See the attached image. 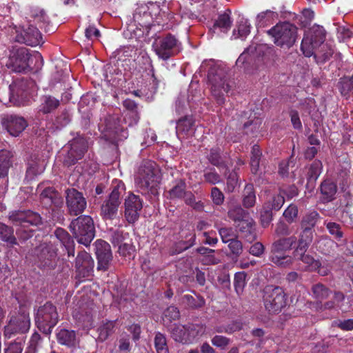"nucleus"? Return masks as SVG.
<instances>
[{"mask_svg":"<svg viewBox=\"0 0 353 353\" xmlns=\"http://www.w3.org/2000/svg\"><path fill=\"white\" fill-rule=\"evenodd\" d=\"M177 5L172 4L169 8L170 12L161 14L160 6L154 3L141 4L137 7L134 15L133 21L129 25V30L137 38L148 35L152 26L157 24L165 28H172L179 23L174 11Z\"/></svg>","mask_w":353,"mask_h":353,"instance_id":"f257e3e1","label":"nucleus"},{"mask_svg":"<svg viewBox=\"0 0 353 353\" xmlns=\"http://www.w3.org/2000/svg\"><path fill=\"white\" fill-rule=\"evenodd\" d=\"M200 69L203 72H208V81L211 95L219 105H222L231 88L228 74L229 68L222 62L210 59L203 61Z\"/></svg>","mask_w":353,"mask_h":353,"instance_id":"f03ea898","label":"nucleus"},{"mask_svg":"<svg viewBox=\"0 0 353 353\" xmlns=\"http://www.w3.org/2000/svg\"><path fill=\"white\" fill-rule=\"evenodd\" d=\"M160 180V170L157 164L152 161H143L134 174L135 185L143 193L155 190Z\"/></svg>","mask_w":353,"mask_h":353,"instance_id":"7ed1b4c3","label":"nucleus"},{"mask_svg":"<svg viewBox=\"0 0 353 353\" xmlns=\"http://www.w3.org/2000/svg\"><path fill=\"white\" fill-rule=\"evenodd\" d=\"M99 130L103 138L115 143L127 139L128 133L121 125V120L115 115H106L101 118Z\"/></svg>","mask_w":353,"mask_h":353,"instance_id":"20e7f679","label":"nucleus"},{"mask_svg":"<svg viewBox=\"0 0 353 353\" xmlns=\"http://www.w3.org/2000/svg\"><path fill=\"white\" fill-rule=\"evenodd\" d=\"M70 229L77 241L88 246L94 237V225L92 219L90 216H80L74 219Z\"/></svg>","mask_w":353,"mask_h":353,"instance_id":"39448f33","label":"nucleus"},{"mask_svg":"<svg viewBox=\"0 0 353 353\" xmlns=\"http://www.w3.org/2000/svg\"><path fill=\"white\" fill-rule=\"evenodd\" d=\"M41 61L42 57L39 52L30 54L27 48H21L13 50L6 63L8 68L15 72H24L30 68L33 61Z\"/></svg>","mask_w":353,"mask_h":353,"instance_id":"423d86ee","label":"nucleus"},{"mask_svg":"<svg viewBox=\"0 0 353 353\" xmlns=\"http://www.w3.org/2000/svg\"><path fill=\"white\" fill-rule=\"evenodd\" d=\"M10 219L14 225L21 226V228L17 230V234L23 240L32 236V231L26 230L25 228L29 225H38L41 223L40 215L30 210L12 212L10 215Z\"/></svg>","mask_w":353,"mask_h":353,"instance_id":"0eeeda50","label":"nucleus"},{"mask_svg":"<svg viewBox=\"0 0 353 353\" xmlns=\"http://www.w3.org/2000/svg\"><path fill=\"white\" fill-rule=\"evenodd\" d=\"M296 243V237L291 236L279 239L274 241L272 246V261L279 266H288L293 262V259L285 254L291 250L292 247Z\"/></svg>","mask_w":353,"mask_h":353,"instance_id":"6e6552de","label":"nucleus"},{"mask_svg":"<svg viewBox=\"0 0 353 353\" xmlns=\"http://www.w3.org/2000/svg\"><path fill=\"white\" fill-rule=\"evenodd\" d=\"M297 28L290 23H277L268 31L274 43L281 47L290 48L295 42Z\"/></svg>","mask_w":353,"mask_h":353,"instance_id":"1a4fd4ad","label":"nucleus"},{"mask_svg":"<svg viewBox=\"0 0 353 353\" xmlns=\"http://www.w3.org/2000/svg\"><path fill=\"white\" fill-rule=\"evenodd\" d=\"M38 328L46 334H50L58 322L57 308L52 303H46L39 307L35 315Z\"/></svg>","mask_w":353,"mask_h":353,"instance_id":"9d476101","label":"nucleus"},{"mask_svg":"<svg viewBox=\"0 0 353 353\" xmlns=\"http://www.w3.org/2000/svg\"><path fill=\"white\" fill-rule=\"evenodd\" d=\"M10 98L19 101H28L37 91V86L34 81L29 79H17L9 86Z\"/></svg>","mask_w":353,"mask_h":353,"instance_id":"9b49d317","label":"nucleus"},{"mask_svg":"<svg viewBox=\"0 0 353 353\" xmlns=\"http://www.w3.org/2000/svg\"><path fill=\"white\" fill-rule=\"evenodd\" d=\"M124 192V183L121 181H116L108 199L101 206V214L104 219H112L115 217L121 203L120 198Z\"/></svg>","mask_w":353,"mask_h":353,"instance_id":"f8f14e48","label":"nucleus"},{"mask_svg":"<svg viewBox=\"0 0 353 353\" xmlns=\"http://www.w3.org/2000/svg\"><path fill=\"white\" fill-rule=\"evenodd\" d=\"M181 43L173 35L169 34L163 38L155 39L152 48L157 55L161 59L167 60L180 50Z\"/></svg>","mask_w":353,"mask_h":353,"instance_id":"ddd939ff","label":"nucleus"},{"mask_svg":"<svg viewBox=\"0 0 353 353\" xmlns=\"http://www.w3.org/2000/svg\"><path fill=\"white\" fill-rule=\"evenodd\" d=\"M325 30L322 26H313L305 34L302 40L301 49L305 57L312 56L314 49L321 43L325 39Z\"/></svg>","mask_w":353,"mask_h":353,"instance_id":"4468645a","label":"nucleus"},{"mask_svg":"<svg viewBox=\"0 0 353 353\" xmlns=\"http://www.w3.org/2000/svg\"><path fill=\"white\" fill-rule=\"evenodd\" d=\"M264 306L269 312L276 313L285 305V295L279 287L268 286L264 290Z\"/></svg>","mask_w":353,"mask_h":353,"instance_id":"2eb2a0df","label":"nucleus"},{"mask_svg":"<svg viewBox=\"0 0 353 353\" xmlns=\"http://www.w3.org/2000/svg\"><path fill=\"white\" fill-rule=\"evenodd\" d=\"M30 327L28 313L23 311L19 315L12 317L8 324L5 327L4 335L10 339L16 333H25Z\"/></svg>","mask_w":353,"mask_h":353,"instance_id":"dca6fc26","label":"nucleus"},{"mask_svg":"<svg viewBox=\"0 0 353 353\" xmlns=\"http://www.w3.org/2000/svg\"><path fill=\"white\" fill-rule=\"evenodd\" d=\"M1 124L13 137L19 136L28 125L24 118L14 114L3 116L1 119Z\"/></svg>","mask_w":353,"mask_h":353,"instance_id":"f3484780","label":"nucleus"},{"mask_svg":"<svg viewBox=\"0 0 353 353\" xmlns=\"http://www.w3.org/2000/svg\"><path fill=\"white\" fill-rule=\"evenodd\" d=\"M66 193V203L70 213L73 215L82 213L87 205L83 194L74 189L68 190Z\"/></svg>","mask_w":353,"mask_h":353,"instance_id":"a211bd4d","label":"nucleus"},{"mask_svg":"<svg viewBox=\"0 0 353 353\" xmlns=\"http://www.w3.org/2000/svg\"><path fill=\"white\" fill-rule=\"evenodd\" d=\"M88 144L83 138L73 140L70 143V149L65 157L64 162L66 165H74L78 160L81 159L85 152Z\"/></svg>","mask_w":353,"mask_h":353,"instance_id":"6ab92c4d","label":"nucleus"},{"mask_svg":"<svg viewBox=\"0 0 353 353\" xmlns=\"http://www.w3.org/2000/svg\"><path fill=\"white\" fill-rule=\"evenodd\" d=\"M142 207V201L139 196L130 193L125 201V216L129 223L137 220Z\"/></svg>","mask_w":353,"mask_h":353,"instance_id":"aec40b11","label":"nucleus"},{"mask_svg":"<svg viewBox=\"0 0 353 353\" xmlns=\"http://www.w3.org/2000/svg\"><path fill=\"white\" fill-rule=\"evenodd\" d=\"M94 246L98 259V269L106 270L112 258L110 246L101 239L97 240Z\"/></svg>","mask_w":353,"mask_h":353,"instance_id":"412c9836","label":"nucleus"},{"mask_svg":"<svg viewBox=\"0 0 353 353\" xmlns=\"http://www.w3.org/2000/svg\"><path fill=\"white\" fill-rule=\"evenodd\" d=\"M94 268V261L85 251L80 252L76 259V269L78 276L81 278L89 277Z\"/></svg>","mask_w":353,"mask_h":353,"instance_id":"4be33fe9","label":"nucleus"},{"mask_svg":"<svg viewBox=\"0 0 353 353\" xmlns=\"http://www.w3.org/2000/svg\"><path fill=\"white\" fill-rule=\"evenodd\" d=\"M16 37V41L19 43H24L28 46H37L42 43L41 34L37 28L29 26Z\"/></svg>","mask_w":353,"mask_h":353,"instance_id":"5701e85b","label":"nucleus"},{"mask_svg":"<svg viewBox=\"0 0 353 353\" xmlns=\"http://www.w3.org/2000/svg\"><path fill=\"white\" fill-rule=\"evenodd\" d=\"M228 216L235 221H239L240 229H248V230L253 228L254 221L248 217L247 213L240 207H236L229 210Z\"/></svg>","mask_w":353,"mask_h":353,"instance_id":"b1692460","label":"nucleus"},{"mask_svg":"<svg viewBox=\"0 0 353 353\" xmlns=\"http://www.w3.org/2000/svg\"><path fill=\"white\" fill-rule=\"evenodd\" d=\"M256 50L254 46H250L243 52L241 54L236 61L238 68H243L247 72H250V68L254 60V56L250 53H253Z\"/></svg>","mask_w":353,"mask_h":353,"instance_id":"393cba45","label":"nucleus"},{"mask_svg":"<svg viewBox=\"0 0 353 353\" xmlns=\"http://www.w3.org/2000/svg\"><path fill=\"white\" fill-rule=\"evenodd\" d=\"M137 54V50L132 46H122L116 50L112 53V57L118 61H126L128 60H134Z\"/></svg>","mask_w":353,"mask_h":353,"instance_id":"a878e982","label":"nucleus"},{"mask_svg":"<svg viewBox=\"0 0 353 353\" xmlns=\"http://www.w3.org/2000/svg\"><path fill=\"white\" fill-rule=\"evenodd\" d=\"M57 338L59 343L68 347H75L79 343L76 333L73 330L62 329L57 333Z\"/></svg>","mask_w":353,"mask_h":353,"instance_id":"bb28decb","label":"nucleus"},{"mask_svg":"<svg viewBox=\"0 0 353 353\" xmlns=\"http://www.w3.org/2000/svg\"><path fill=\"white\" fill-rule=\"evenodd\" d=\"M319 49L312 55L317 63H323L333 54L334 49L331 44L325 43L318 46Z\"/></svg>","mask_w":353,"mask_h":353,"instance_id":"cd10ccee","label":"nucleus"},{"mask_svg":"<svg viewBox=\"0 0 353 353\" xmlns=\"http://www.w3.org/2000/svg\"><path fill=\"white\" fill-rule=\"evenodd\" d=\"M319 218L316 211H312L305 214L302 220L301 225L303 231L301 234L305 236H312V228L316 225Z\"/></svg>","mask_w":353,"mask_h":353,"instance_id":"c85d7f7f","label":"nucleus"},{"mask_svg":"<svg viewBox=\"0 0 353 353\" xmlns=\"http://www.w3.org/2000/svg\"><path fill=\"white\" fill-rule=\"evenodd\" d=\"M336 185L330 180H325L321 185L322 200L324 202H329L334 199L336 193Z\"/></svg>","mask_w":353,"mask_h":353,"instance_id":"c756f323","label":"nucleus"},{"mask_svg":"<svg viewBox=\"0 0 353 353\" xmlns=\"http://www.w3.org/2000/svg\"><path fill=\"white\" fill-rule=\"evenodd\" d=\"M312 241V236H307L301 234L298 241V245L293 252L294 257L301 260L303 256H305V253Z\"/></svg>","mask_w":353,"mask_h":353,"instance_id":"7c9ffc66","label":"nucleus"},{"mask_svg":"<svg viewBox=\"0 0 353 353\" xmlns=\"http://www.w3.org/2000/svg\"><path fill=\"white\" fill-rule=\"evenodd\" d=\"M41 101L40 111L45 114L51 112L59 105V101L50 95L43 96Z\"/></svg>","mask_w":353,"mask_h":353,"instance_id":"2f4dec72","label":"nucleus"},{"mask_svg":"<svg viewBox=\"0 0 353 353\" xmlns=\"http://www.w3.org/2000/svg\"><path fill=\"white\" fill-rule=\"evenodd\" d=\"M176 132L179 134L192 135L194 132L193 120L190 117H185L179 119L176 124Z\"/></svg>","mask_w":353,"mask_h":353,"instance_id":"473e14b6","label":"nucleus"},{"mask_svg":"<svg viewBox=\"0 0 353 353\" xmlns=\"http://www.w3.org/2000/svg\"><path fill=\"white\" fill-rule=\"evenodd\" d=\"M283 191L281 190L279 194L270 195L263 205L272 210H279L285 202Z\"/></svg>","mask_w":353,"mask_h":353,"instance_id":"72a5a7b5","label":"nucleus"},{"mask_svg":"<svg viewBox=\"0 0 353 353\" xmlns=\"http://www.w3.org/2000/svg\"><path fill=\"white\" fill-rule=\"evenodd\" d=\"M187 325H174L171 330L172 339L183 344H188V338L187 337Z\"/></svg>","mask_w":353,"mask_h":353,"instance_id":"f704fd0d","label":"nucleus"},{"mask_svg":"<svg viewBox=\"0 0 353 353\" xmlns=\"http://www.w3.org/2000/svg\"><path fill=\"white\" fill-rule=\"evenodd\" d=\"M250 23L247 19H242L239 22L237 29L233 30V37L234 39H245L250 32Z\"/></svg>","mask_w":353,"mask_h":353,"instance_id":"c9c22d12","label":"nucleus"},{"mask_svg":"<svg viewBox=\"0 0 353 353\" xmlns=\"http://www.w3.org/2000/svg\"><path fill=\"white\" fill-rule=\"evenodd\" d=\"M278 17L277 13L270 10L259 13L256 17V26H265Z\"/></svg>","mask_w":353,"mask_h":353,"instance_id":"e433bc0d","label":"nucleus"},{"mask_svg":"<svg viewBox=\"0 0 353 353\" xmlns=\"http://www.w3.org/2000/svg\"><path fill=\"white\" fill-rule=\"evenodd\" d=\"M187 332L188 343H192L204 334L205 327L202 325H187Z\"/></svg>","mask_w":353,"mask_h":353,"instance_id":"4c0bfd02","label":"nucleus"},{"mask_svg":"<svg viewBox=\"0 0 353 353\" xmlns=\"http://www.w3.org/2000/svg\"><path fill=\"white\" fill-rule=\"evenodd\" d=\"M0 238L10 245L17 244V239L13 235L12 228L2 223H0Z\"/></svg>","mask_w":353,"mask_h":353,"instance_id":"58836bf2","label":"nucleus"},{"mask_svg":"<svg viewBox=\"0 0 353 353\" xmlns=\"http://www.w3.org/2000/svg\"><path fill=\"white\" fill-rule=\"evenodd\" d=\"M10 166V154L7 150H0V177L7 175Z\"/></svg>","mask_w":353,"mask_h":353,"instance_id":"ea45409f","label":"nucleus"},{"mask_svg":"<svg viewBox=\"0 0 353 353\" xmlns=\"http://www.w3.org/2000/svg\"><path fill=\"white\" fill-rule=\"evenodd\" d=\"M261 156V152L259 146L257 145H253L251 152L250 165L254 174H256L259 170Z\"/></svg>","mask_w":353,"mask_h":353,"instance_id":"a19ab883","label":"nucleus"},{"mask_svg":"<svg viewBox=\"0 0 353 353\" xmlns=\"http://www.w3.org/2000/svg\"><path fill=\"white\" fill-rule=\"evenodd\" d=\"M243 205L245 208H250L254 205L256 196L252 185H247L244 190Z\"/></svg>","mask_w":353,"mask_h":353,"instance_id":"79ce46f5","label":"nucleus"},{"mask_svg":"<svg viewBox=\"0 0 353 353\" xmlns=\"http://www.w3.org/2000/svg\"><path fill=\"white\" fill-rule=\"evenodd\" d=\"M323 168L322 163L319 160H315L309 168L307 179L309 181H316L321 173Z\"/></svg>","mask_w":353,"mask_h":353,"instance_id":"37998d69","label":"nucleus"},{"mask_svg":"<svg viewBox=\"0 0 353 353\" xmlns=\"http://www.w3.org/2000/svg\"><path fill=\"white\" fill-rule=\"evenodd\" d=\"M154 346L157 353H169L165 336L160 332L154 337Z\"/></svg>","mask_w":353,"mask_h":353,"instance_id":"c03bdc74","label":"nucleus"},{"mask_svg":"<svg viewBox=\"0 0 353 353\" xmlns=\"http://www.w3.org/2000/svg\"><path fill=\"white\" fill-rule=\"evenodd\" d=\"M114 324V321H107L98 328L99 339L100 341H105L108 337L113 331Z\"/></svg>","mask_w":353,"mask_h":353,"instance_id":"a18cd8bd","label":"nucleus"},{"mask_svg":"<svg viewBox=\"0 0 353 353\" xmlns=\"http://www.w3.org/2000/svg\"><path fill=\"white\" fill-rule=\"evenodd\" d=\"M329 233L337 241H341L343 236V232L339 223L334 222H327L325 223Z\"/></svg>","mask_w":353,"mask_h":353,"instance_id":"49530a36","label":"nucleus"},{"mask_svg":"<svg viewBox=\"0 0 353 353\" xmlns=\"http://www.w3.org/2000/svg\"><path fill=\"white\" fill-rule=\"evenodd\" d=\"M209 161L219 169L225 168V165L223 163L220 156V150L218 148L211 149L209 155H208Z\"/></svg>","mask_w":353,"mask_h":353,"instance_id":"de8ad7c7","label":"nucleus"},{"mask_svg":"<svg viewBox=\"0 0 353 353\" xmlns=\"http://www.w3.org/2000/svg\"><path fill=\"white\" fill-rule=\"evenodd\" d=\"M203 176L205 181L212 185H215L222 181L220 175L212 168H206L204 170Z\"/></svg>","mask_w":353,"mask_h":353,"instance_id":"09e8293b","label":"nucleus"},{"mask_svg":"<svg viewBox=\"0 0 353 353\" xmlns=\"http://www.w3.org/2000/svg\"><path fill=\"white\" fill-rule=\"evenodd\" d=\"M185 183L181 180L169 191L170 197L171 199L181 198L185 194Z\"/></svg>","mask_w":353,"mask_h":353,"instance_id":"8fccbe9b","label":"nucleus"},{"mask_svg":"<svg viewBox=\"0 0 353 353\" xmlns=\"http://www.w3.org/2000/svg\"><path fill=\"white\" fill-rule=\"evenodd\" d=\"M55 236L59 239L65 247H70L72 243V240L69 234L62 228H57L54 232Z\"/></svg>","mask_w":353,"mask_h":353,"instance_id":"3c124183","label":"nucleus"},{"mask_svg":"<svg viewBox=\"0 0 353 353\" xmlns=\"http://www.w3.org/2000/svg\"><path fill=\"white\" fill-rule=\"evenodd\" d=\"M246 274L244 272H237L234 275V285L237 294H241L245 285Z\"/></svg>","mask_w":353,"mask_h":353,"instance_id":"603ef678","label":"nucleus"},{"mask_svg":"<svg viewBox=\"0 0 353 353\" xmlns=\"http://www.w3.org/2000/svg\"><path fill=\"white\" fill-rule=\"evenodd\" d=\"M232 21L228 14H221L214 24V27L220 28L223 31H227L231 26Z\"/></svg>","mask_w":353,"mask_h":353,"instance_id":"864d4df0","label":"nucleus"},{"mask_svg":"<svg viewBox=\"0 0 353 353\" xmlns=\"http://www.w3.org/2000/svg\"><path fill=\"white\" fill-rule=\"evenodd\" d=\"M272 220V210L263 205L260 212V221L263 228L268 227Z\"/></svg>","mask_w":353,"mask_h":353,"instance_id":"5fc2aeb1","label":"nucleus"},{"mask_svg":"<svg viewBox=\"0 0 353 353\" xmlns=\"http://www.w3.org/2000/svg\"><path fill=\"white\" fill-rule=\"evenodd\" d=\"M312 292L315 298L323 299L328 296L329 290L323 285L318 283L312 287Z\"/></svg>","mask_w":353,"mask_h":353,"instance_id":"6e6d98bb","label":"nucleus"},{"mask_svg":"<svg viewBox=\"0 0 353 353\" xmlns=\"http://www.w3.org/2000/svg\"><path fill=\"white\" fill-rule=\"evenodd\" d=\"M298 216V208L295 205H290L283 212V216L288 223L294 222Z\"/></svg>","mask_w":353,"mask_h":353,"instance_id":"4d7b16f0","label":"nucleus"},{"mask_svg":"<svg viewBox=\"0 0 353 353\" xmlns=\"http://www.w3.org/2000/svg\"><path fill=\"white\" fill-rule=\"evenodd\" d=\"M23 344L24 339H18L14 342L9 344L8 347L5 349L4 353H22Z\"/></svg>","mask_w":353,"mask_h":353,"instance_id":"13d9d810","label":"nucleus"},{"mask_svg":"<svg viewBox=\"0 0 353 353\" xmlns=\"http://www.w3.org/2000/svg\"><path fill=\"white\" fill-rule=\"evenodd\" d=\"M118 251L121 255L131 259L134 257L135 249L132 244L125 243L119 245Z\"/></svg>","mask_w":353,"mask_h":353,"instance_id":"bf43d9fd","label":"nucleus"},{"mask_svg":"<svg viewBox=\"0 0 353 353\" xmlns=\"http://www.w3.org/2000/svg\"><path fill=\"white\" fill-rule=\"evenodd\" d=\"M42 199H46L48 202L55 203L59 194L52 187L45 188L41 193Z\"/></svg>","mask_w":353,"mask_h":353,"instance_id":"052dcab7","label":"nucleus"},{"mask_svg":"<svg viewBox=\"0 0 353 353\" xmlns=\"http://www.w3.org/2000/svg\"><path fill=\"white\" fill-rule=\"evenodd\" d=\"M301 260L306 265L307 270L316 271L320 267V262L309 254L303 256Z\"/></svg>","mask_w":353,"mask_h":353,"instance_id":"680f3d73","label":"nucleus"},{"mask_svg":"<svg viewBox=\"0 0 353 353\" xmlns=\"http://www.w3.org/2000/svg\"><path fill=\"white\" fill-rule=\"evenodd\" d=\"M219 234L223 243H228L236 238L234 230L231 228H222L219 230Z\"/></svg>","mask_w":353,"mask_h":353,"instance_id":"e2e57ef3","label":"nucleus"},{"mask_svg":"<svg viewBox=\"0 0 353 353\" xmlns=\"http://www.w3.org/2000/svg\"><path fill=\"white\" fill-rule=\"evenodd\" d=\"M101 36L100 31L93 25L88 26L85 30V37L88 41H93Z\"/></svg>","mask_w":353,"mask_h":353,"instance_id":"0e129e2a","label":"nucleus"},{"mask_svg":"<svg viewBox=\"0 0 353 353\" xmlns=\"http://www.w3.org/2000/svg\"><path fill=\"white\" fill-rule=\"evenodd\" d=\"M211 341L213 345L224 350L229 345L230 340L225 336L216 335L212 339Z\"/></svg>","mask_w":353,"mask_h":353,"instance_id":"69168bd1","label":"nucleus"},{"mask_svg":"<svg viewBox=\"0 0 353 353\" xmlns=\"http://www.w3.org/2000/svg\"><path fill=\"white\" fill-rule=\"evenodd\" d=\"M41 336L37 333H34L29 341L28 345L26 347L25 353H36L37 350L38 342L40 340Z\"/></svg>","mask_w":353,"mask_h":353,"instance_id":"338daca9","label":"nucleus"},{"mask_svg":"<svg viewBox=\"0 0 353 353\" xmlns=\"http://www.w3.org/2000/svg\"><path fill=\"white\" fill-rule=\"evenodd\" d=\"M334 325L342 330H353V319L346 320H338L334 322Z\"/></svg>","mask_w":353,"mask_h":353,"instance_id":"774afa93","label":"nucleus"}]
</instances>
